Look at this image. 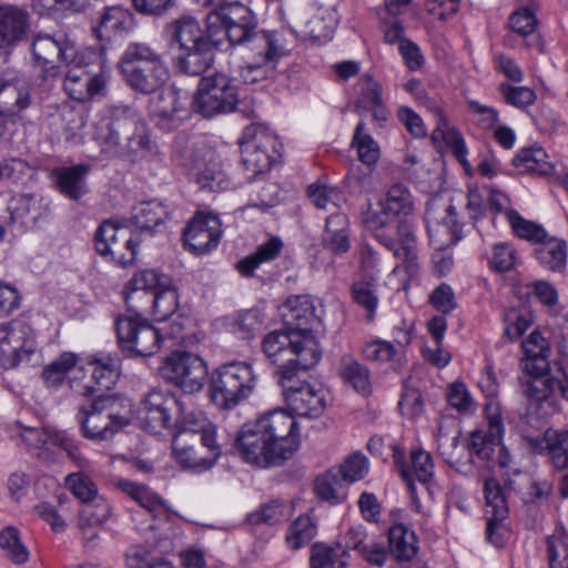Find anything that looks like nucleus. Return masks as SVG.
Segmentation results:
<instances>
[{"mask_svg":"<svg viewBox=\"0 0 568 568\" xmlns=\"http://www.w3.org/2000/svg\"><path fill=\"white\" fill-rule=\"evenodd\" d=\"M235 446L242 458L261 468L283 465L301 446L300 426L286 409L263 414L237 433Z\"/></svg>","mask_w":568,"mask_h":568,"instance_id":"f257e3e1","label":"nucleus"},{"mask_svg":"<svg viewBox=\"0 0 568 568\" xmlns=\"http://www.w3.org/2000/svg\"><path fill=\"white\" fill-rule=\"evenodd\" d=\"M95 141L111 155L140 161L156 154L151 131L136 110L129 105H112L95 126Z\"/></svg>","mask_w":568,"mask_h":568,"instance_id":"f03ea898","label":"nucleus"},{"mask_svg":"<svg viewBox=\"0 0 568 568\" xmlns=\"http://www.w3.org/2000/svg\"><path fill=\"white\" fill-rule=\"evenodd\" d=\"M266 357L278 366V381L283 371L294 368V374L315 366L322 357L318 343L313 335L302 332L283 329L267 333L262 342Z\"/></svg>","mask_w":568,"mask_h":568,"instance_id":"7ed1b4c3","label":"nucleus"},{"mask_svg":"<svg viewBox=\"0 0 568 568\" xmlns=\"http://www.w3.org/2000/svg\"><path fill=\"white\" fill-rule=\"evenodd\" d=\"M119 67L126 84L143 94L158 91L169 79V70L162 55L145 43H130Z\"/></svg>","mask_w":568,"mask_h":568,"instance_id":"20e7f679","label":"nucleus"},{"mask_svg":"<svg viewBox=\"0 0 568 568\" xmlns=\"http://www.w3.org/2000/svg\"><path fill=\"white\" fill-rule=\"evenodd\" d=\"M257 376L248 362H230L220 366L210 384L212 400L222 408H233L254 390Z\"/></svg>","mask_w":568,"mask_h":568,"instance_id":"39448f33","label":"nucleus"},{"mask_svg":"<svg viewBox=\"0 0 568 568\" xmlns=\"http://www.w3.org/2000/svg\"><path fill=\"white\" fill-rule=\"evenodd\" d=\"M210 30L222 44L240 45L258 27L256 14L239 1H224L216 4L205 18Z\"/></svg>","mask_w":568,"mask_h":568,"instance_id":"423d86ee","label":"nucleus"},{"mask_svg":"<svg viewBox=\"0 0 568 568\" xmlns=\"http://www.w3.org/2000/svg\"><path fill=\"white\" fill-rule=\"evenodd\" d=\"M281 149L276 134L266 125L252 123L246 126L240 140V150L247 179L268 172L281 155Z\"/></svg>","mask_w":568,"mask_h":568,"instance_id":"0eeeda50","label":"nucleus"},{"mask_svg":"<svg viewBox=\"0 0 568 568\" xmlns=\"http://www.w3.org/2000/svg\"><path fill=\"white\" fill-rule=\"evenodd\" d=\"M121 315L115 321L118 345L124 356L148 357L156 354L162 346V332L140 314Z\"/></svg>","mask_w":568,"mask_h":568,"instance_id":"6e6552de","label":"nucleus"},{"mask_svg":"<svg viewBox=\"0 0 568 568\" xmlns=\"http://www.w3.org/2000/svg\"><path fill=\"white\" fill-rule=\"evenodd\" d=\"M383 205L398 220L396 230L403 248L396 250L395 255L403 260L407 273L414 275L418 264L415 230L410 219L414 211L412 194L406 186L395 184L388 190Z\"/></svg>","mask_w":568,"mask_h":568,"instance_id":"1a4fd4ad","label":"nucleus"},{"mask_svg":"<svg viewBox=\"0 0 568 568\" xmlns=\"http://www.w3.org/2000/svg\"><path fill=\"white\" fill-rule=\"evenodd\" d=\"M240 105L237 87L223 73H214L200 80L193 98V108L205 118L230 113Z\"/></svg>","mask_w":568,"mask_h":568,"instance_id":"9d476101","label":"nucleus"},{"mask_svg":"<svg viewBox=\"0 0 568 568\" xmlns=\"http://www.w3.org/2000/svg\"><path fill=\"white\" fill-rule=\"evenodd\" d=\"M31 52L34 63L42 70L44 78H55L61 65L77 62V47L65 33H38L33 37Z\"/></svg>","mask_w":568,"mask_h":568,"instance_id":"9b49d317","label":"nucleus"},{"mask_svg":"<svg viewBox=\"0 0 568 568\" xmlns=\"http://www.w3.org/2000/svg\"><path fill=\"white\" fill-rule=\"evenodd\" d=\"M240 47L244 50L245 60L251 61V70H257L261 77L266 75L268 68L273 69L291 51L283 31L258 27Z\"/></svg>","mask_w":568,"mask_h":568,"instance_id":"f8f14e48","label":"nucleus"},{"mask_svg":"<svg viewBox=\"0 0 568 568\" xmlns=\"http://www.w3.org/2000/svg\"><path fill=\"white\" fill-rule=\"evenodd\" d=\"M161 376L183 392H200L207 377L205 362L195 354L174 351L160 367Z\"/></svg>","mask_w":568,"mask_h":568,"instance_id":"ddd939ff","label":"nucleus"},{"mask_svg":"<svg viewBox=\"0 0 568 568\" xmlns=\"http://www.w3.org/2000/svg\"><path fill=\"white\" fill-rule=\"evenodd\" d=\"M37 351L33 328L23 321L0 324V365L4 369L28 362Z\"/></svg>","mask_w":568,"mask_h":568,"instance_id":"4468645a","label":"nucleus"},{"mask_svg":"<svg viewBox=\"0 0 568 568\" xmlns=\"http://www.w3.org/2000/svg\"><path fill=\"white\" fill-rule=\"evenodd\" d=\"M294 368H285L282 373L280 385L283 388L285 402L290 413L301 417L317 418L326 409V396L322 387L310 383L294 385Z\"/></svg>","mask_w":568,"mask_h":568,"instance_id":"2eb2a0df","label":"nucleus"},{"mask_svg":"<svg viewBox=\"0 0 568 568\" xmlns=\"http://www.w3.org/2000/svg\"><path fill=\"white\" fill-rule=\"evenodd\" d=\"M65 67L68 71L63 79V90L71 99L87 102L104 94L109 80L105 71L100 69L94 72L78 53L77 62Z\"/></svg>","mask_w":568,"mask_h":568,"instance_id":"dca6fc26","label":"nucleus"},{"mask_svg":"<svg viewBox=\"0 0 568 568\" xmlns=\"http://www.w3.org/2000/svg\"><path fill=\"white\" fill-rule=\"evenodd\" d=\"M181 400L169 390L156 388L150 390L140 408L142 427L153 434L173 427L175 415L182 409Z\"/></svg>","mask_w":568,"mask_h":568,"instance_id":"f3484780","label":"nucleus"},{"mask_svg":"<svg viewBox=\"0 0 568 568\" xmlns=\"http://www.w3.org/2000/svg\"><path fill=\"white\" fill-rule=\"evenodd\" d=\"M486 498V539L499 547L504 544V531L507 530L506 519L509 514L504 490L495 478H488L484 483Z\"/></svg>","mask_w":568,"mask_h":568,"instance_id":"a211bd4d","label":"nucleus"},{"mask_svg":"<svg viewBox=\"0 0 568 568\" xmlns=\"http://www.w3.org/2000/svg\"><path fill=\"white\" fill-rule=\"evenodd\" d=\"M187 102L185 92L168 87L151 100V112L161 128L173 130L189 116Z\"/></svg>","mask_w":568,"mask_h":568,"instance_id":"6ab92c4d","label":"nucleus"},{"mask_svg":"<svg viewBox=\"0 0 568 568\" xmlns=\"http://www.w3.org/2000/svg\"><path fill=\"white\" fill-rule=\"evenodd\" d=\"M221 221L213 214H196L183 233L185 246L196 255L209 253L221 240Z\"/></svg>","mask_w":568,"mask_h":568,"instance_id":"aec40b11","label":"nucleus"},{"mask_svg":"<svg viewBox=\"0 0 568 568\" xmlns=\"http://www.w3.org/2000/svg\"><path fill=\"white\" fill-rule=\"evenodd\" d=\"M182 409L176 413L173 426L179 429L178 434H185L186 438L194 437L195 442H200L202 447H213L216 443V427L207 419L202 410L187 402L181 400Z\"/></svg>","mask_w":568,"mask_h":568,"instance_id":"412c9836","label":"nucleus"},{"mask_svg":"<svg viewBox=\"0 0 568 568\" xmlns=\"http://www.w3.org/2000/svg\"><path fill=\"white\" fill-rule=\"evenodd\" d=\"M172 452L176 462L183 468L195 470H206L212 468L221 456V447L213 444V447L195 448L191 444V438H186L185 434H176L172 442Z\"/></svg>","mask_w":568,"mask_h":568,"instance_id":"4be33fe9","label":"nucleus"},{"mask_svg":"<svg viewBox=\"0 0 568 568\" xmlns=\"http://www.w3.org/2000/svg\"><path fill=\"white\" fill-rule=\"evenodd\" d=\"M528 447L537 454H547L555 468H568V430L548 428L542 436H525Z\"/></svg>","mask_w":568,"mask_h":568,"instance_id":"5701e85b","label":"nucleus"},{"mask_svg":"<svg viewBox=\"0 0 568 568\" xmlns=\"http://www.w3.org/2000/svg\"><path fill=\"white\" fill-rule=\"evenodd\" d=\"M284 318L292 331L312 335L311 332L322 324L321 314L311 296H292L285 305Z\"/></svg>","mask_w":568,"mask_h":568,"instance_id":"b1692460","label":"nucleus"},{"mask_svg":"<svg viewBox=\"0 0 568 568\" xmlns=\"http://www.w3.org/2000/svg\"><path fill=\"white\" fill-rule=\"evenodd\" d=\"M30 31L28 12L19 7L0 4V50L27 39Z\"/></svg>","mask_w":568,"mask_h":568,"instance_id":"393cba45","label":"nucleus"},{"mask_svg":"<svg viewBox=\"0 0 568 568\" xmlns=\"http://www.w3.org/2000/svg\"><path fill=\"white\" fill-rule=\"evenodd\" d=\"M394 462L399 468L400 475L409 485L413 484L415 477L422 484H428L434 477V463L429 453L423 449L413 450L410 454V464L404 458V452L397 446L393 447Z\"/></svg>","mask_w":568,"mask_h":568,"instance_id":"a878e982","label":"nucleus"},{"mask_svg":"<svg viewBox=\"0 0 568 568\" xmlns=\"http://www.w3.org/2000/svg\"><path fill=\"white\" fill-rule=\"evenodd\" d=\"M134 27L133 13L122 7H109L100 16L93 32L99 40H111L113 37L122 36Z\"/></svg>","mask_w":568,"mask_h":568,"instance_id":"bb28decb","label":"nucleus"},{"mask_svg":"<svg viewBox=\"0 0 568 568\" xmlns=\"http://www.w3.org/2000/svg\"><path fill=\"white\" fill-rule=\"evenodd\" d=\"M521 385L530 408L535 406L540 417H546L556 410L551 398L554 394L551 377H527L521 382Z\"/></svg>","mask_w":568,"mask_h":568,"instance_id":"cd10ccee","label":"nucleus"},{"mask_svg":"<svg viewBox=\"0 0 568 568\" xmlns=\"http://www.w3.org/2000/svg\"><path fill=\"white\" fill-rule=\"evenodd\" d=\"M168 276L158 270H143L136 273L129 282L131 292L125 293V303L130 311H138L134 301L145 300L155 290H161L169 284Z\"/></svg>","mask_w":568,"mask_h":568,"instance_id":"c85d7f7f","label":"nucleus"},{"mask_svg":"<svg viewBox=\"0 0 568 568\" xmlns=\"http://www.w3.org/2000/svg\"><path fill=\"white\" fill-rule=\"evenodd\" d=\"M322 243L326 250L335 255H341L349 251V221L345 214L335 213L326 219Z\"/></svg>","mask_w":568,"mask_h":568,"instance_id":"c756f323","label":"nucleus"},{"mask_svg":"<svg viewBox=\"0 0 568 568\" xmlns=\"http://www.w3.org/2000/svg\"><path fill=\"white\" fill-rule=\"evenodd\" d=\"M173 39L179 43L181 50L204 43H219V40L210 30V23L206 21L205 29L203 30L195 19L184 17L176 20L173 23Z\"/></svg>","mask_w":568,"mask_h":568,"instance_id":"7c9ffc66","label":"nucleus"},{"mask_svg":"<svg viewBox=\"0 0 568 568\" xmlns=\"http://www.w3.org/2000/svg\"><path fill=\"white\" fill-rule=\"evenodd\" d=\"M89 164L60 168L53 171L59 191L71 200H79L88 193L85 176L90 172Z\"/></svg>","mask_w":568,"mask_h":568,"instance_id":"2f4dec72","label":"nucleus"},{"mask_svg":"<svg viewBox=\"0 0 568 568\" xmlns=\"http://www.w3.org/2000/svg\"><path fill=\"white\" fill-rule=\"evenodd\" d=\"M130 242L129 229L113 221H104L95 232V248L101 255H110L112 258H124L120 244Z\"/></svg>","mask_w":568,"mask_h":568,"instance_id":"473e14b6","label":"nucleus"},{"mask_svg":"<svg viewBox=\"0 0 568 568\" xmlns=\"http://www.w3.org/2000/svg\"><path fill=\"white\" fill-rule=\"evenodd\" d=\"M220 45V43H204L182 50L178 58L179 70L189 75H201L213 65L214 51Z\"/></svg>","mask_w":568,"mask_h":568,"instance_id":"72a5a7b5","label":"nucleus"},{"mask_svg":"<svg viewBox=\"0 0 568 568\" xmlns=\"http://www.w3.org/2000/svg\"><path fill=\"white\" fill-rule=\"evenodd\" d=\"M30 104V89L26 82L0 78V115H17Z\"/></svg>","mask_w":568,"mask_h":568,"instance_id":"f704fd0d","label":"nucleus"},{"mask_svg":"<svg viewBox=\"0 0 568 568\" xmlns=\"http://www.w3.org/2000/svg\"><path fill=\"white\" fill-rule=\"evenodd\" d=\"M567 243L556 236L544 237L535 247V257L548 271L561 272L567 264Z\"/></svg>","mask_w":568,"mask_h":568,"instance_id":"c9c22d12","label":"nucleus"},{"mask_svg":"<svg viewBox=\"0 0 568 568\" xmlns=\"http://www.w3.org/2000/svg\"><path fill=\"white\" fill-rule=\"evenodd\" d=\"M168 217L166 207L156 200L145 201L132 209L131 221L142 232L153 234L164 225Z\"/></svg>","mask_w":568,"mask_h":568,"instance_id":"e433bc0d","label":"nucleus"},{"mask_svg":"<svg viewBox=\"0 0 568 568\" xmlns=\"http://www.w3.org/2000/svg\"><path fill=\"white\" fill-rule=\"evenodd\" d=\"M338 373L344 384L351 386L355 392L364 396L371 394V372L367 366L352 355L342 356Z\"/></svg>","mask_w":568,"mask_h":568,"instance_id":"4c0bfd02","label":"nucleus"},{"mask_svg":"<svg viewBox=\"0 0 568 568\" xmlns=\"http://www.w3.org/2000/svg\"><path fill=\"white\" fill-rule=\"evenodd\" d=\"M84 368L95 394L110 390L116 383L119 373L118 361L114 358H95L90 361Z\"/></svg>","mask_w":568,"mask_h":568,"instance_id":"58836bf2","label":"nucleus"},{"mask_svg":"<svg viewBox=\"0 0 568 568\" xmlns=\"http://www.w3.org/2000/svg\"><path fill=\"white\" fill-rule=\"evenodd\" d=\"M388 544L389 552L399 561L412 560L418 550L415 532L403 524L389 528Z\"/></svg>","mask_w":568,"mask_h":568,"instance_id":"ea45409f","label":"nucleus"},{"mask_svg":"<svg viewBox=\"0 0 568 568\" xmlns=\"http://www.w3.org/2000/svg\"><path fill=\"white\" fill-rule=\"evenodd\" d=\"M347 550L343 548V544L335 542L327 545L316 542L311 548L310 567L311 568H346L348 566Z\"/></svg>","mask_w":568,"mask_h":568,"instance_id":"a19ab883","label":"nucleus"},{"mask_svg":"<svg viewBox=\"0 0 568 568\" xmlns=\"http://www.w3.org/2000/svg\"><path fill=\"white\" fill-rule=\"evenodd\" d=\"M78 418L84 437L89 439H108L120 428L115 423L106 419V416L97 414L84 406L81 407Z\"/></svg>","mask_w":568,"mask_h":568,"instance_id":"79ce46f5","label":"nucleus"},{"mask_svg":"<svg viewBox=\"0 0 568 568\" xmlns=\"http://www.w3.org/2000/svg\"><path fill=\"white\" fill-rule=\"evenodd\" d=\"M282 248V240L280 237H271L267 242L261 244L253 254L240 260L236 264V270L243 276L250 277L261 264L275 260Z\"/></svg>","mask_w":568,"mask_h":568,"instance_id":"37998d69","label":"nucleus"},{"mask_svg":"<svg viewBox=\"0 0 568 568\" xmlns=\"http://www.w3.org/2000/svg\"><path fill=\"white\" fill-rule=\"evenodd\" d=\"M341 471L331 468L323 475L316 477L314 481V490L316 496L331 504H341L345 500L346 494L344 491V484Z\"/></svg>","mask_w":568,"mask_h":568,"instance_id":"c03bdc74","label":"nucleus"},{"mask_svg":"<svg viewBox=\"0 0 568 568\" xmlns=\"http://www.w3.org/2000/svg\"><path fill=\"white\" fill-rule=\"evenodd\" d=\"M351 146L357 151L358 160L365 166L372 168L378 162L381 156L379 145L367 132L364 121L356 125Z\"/></svg>","mask_w":568,"mask_h":568,"instance_id":"a18cd8bd","label":"nucleus"},{"mask_svg":"<svg viewBox=\"0 0 568 568\" xmlns=\"http://www.w3.org/2000/svg\"><path fill=\"white\" fill-rule=\"evenodd\" d=\"M78 363V355L71 352H64L53 362L44 366L42 379L47 387L57 388L62 384L65 375L72 371Z\"/></svg>","mask_w":568,"mask_h":568,"instance_id":"49530a36","label":"nucleus"},{"mask_svg":"<svg viewBox=\"0 0 568 568\" xmlns=\"http://www.w3.org/2000/svg\"><path fill=\"white\" fill-rule=\"evenodd\" d=\"M152 304L153 315L156 321L165 322L173 316L179 306V294L174 287L165 286L146 298Z\"/></svg>","mask_w":568,"mask_h":568,"instance_id":"de8ad7c7","label":"nucleus"},{"mask_svg":"<svg viewBox=\"0 0 568 568\" xmlns=\"http://www.w3.org/2000/svg\"><path fill=\"white\" fill-rule=\"evenodd\" d=\"M546 159L547 153L541 148L524 149L515 158V164L530 173L550 175L554 173L555 166Z\"/></svg>","mask_w":568,"mask_h":568,"instance_id":"09e8293b","label":"nucleus"},{"mask_svg":"<svg viewBox=\"0 0 568 568\" xmlns=\"http://www.w3.org/2000/svg\"><path fill=\"white\" fill-rule=\"evenodd\" d=\"M317 532V527L310 516L297 517L288 527L286 544L288 548L298 550L311 542Z\"/></svg>","mask_w":568,"mask_h":568,"instance_id":"8fccbe9b","label":"nucleus"},{"mask_svg":"<svg viewBox=\"0 0 568 568\" xmlns=\"http://www.w3.org/2000/svg\"><path fill=\"white\" fill-rule=\"evenodd\" d=\"M362 354L365 359L377 363L392 362L393 366L402 363V352L396 346L384 339H375L364 345Z\"/></svg>","mask_w":568,"mask_h":568,"instance_id":"3c124183","label":"nucleus"},{"mask_svg":"<svg viewBox=\"0 0 568 568\" xmlns=\"http://www.w3.org/2000/svg\"><path fill=\"white\" fill-rule=\"evenodd\" d=\"M507 220L514 233L535 245H537L544 237H547V232L542 225L532 221L524 219L517 211H506Z\"/></svg>","mask_w":568,"mask_h":568,"instance_id":"603ef678","label":"nucleus"},{"mask_svg":"<svg viewBox=\"0 0 568 568\" xmlns=\"http://www.w3.org/2000/svg\"><path fill=\"white\" fill-rule=\"evenodd\" d=\"M0 547L14 564H24L29 558V551L21 542L18 529L12 526L1 530Z\"/></svg>","mask_w":568,"mask_h":568,"instance_id":"864d4df0","label":"nucleus"},{"mask_svg":"<svg viewBox=\"0 0 568 568\" xmlns=\"http://www.w3.org/2000/svg\"><path fill=\"white\" fill-rule=\"evenodd\" d=\"M116 487L150 511L163 507L161 498L143 485L121 479L118 481Z\"/></svg>","mask_w":568,"mask_h":568,"instance_id":"5fc2aeb1","label":"nucleus"},{"mask_svg":"<svg viewBox=\"0 0 568 568\" xmlns=\"http://www.w3.org/2000/svg\"><path fill=\"white\" fill-rule=\"evenodd\" d=\"M549 568H568V535L556 530L547 538Z\"/></svg>","mask_w":568,"mask_h":568,"instance_id":"6e6d98bb","label":"nucleus"},{"mask_svg":"<svg viewBox=\"0 0 568 568\" xmlns=\"http://www.w3.org/2000/svg\"><path fill=\"white\" fill-rule=\"evenodd\" d=\"M65 486L83 505L100 495L95 483L81 471L69 474Z\"/></svg>","mask_w":568,"mask_h":568,"instance_id":"4d7b16f0","label":"nucleus"},{"mask_svg":"<svg viewBox=\"0 0 568 568\" xmlns=\"http://www.w3.org/2000/svg\"><path fill=\"white\" fill-rule=\"evenodd\" d=\"M337 470L347 484H353L365 478L369 470V463L365 455L355 452L346 457Z\"/></svg>","mask_w":568,"mask_h":568,"instance_id":"13d9d810","label":"nucleus"},{"mask_svg":"<svg viewBox=\"0 0 568 568\" xmlns=\"http://www.w3.org/2000/svg\"><path fill=\"white\" fill-rule=\"evenodd\" d=\"M352 295L354 301L367 311V318L373 320L378 304L376 286L372 281H359L353 284Z\"/></svg>","mask_w":568,"mask_h":568,"instance_id":"bf43d9fd","label":"nucleus"},{"mask_svg":"<svg viewBox=\"0 0 568 568\" xmlns=\"http://www.w3.org/2000/svg\"><path fill=\"white\" fill-rule=\"evenodd\" d=\"M517 261V253L508 243H496L493 246L488 263L491 270L497 273L511 271Z\"/></svg>","mask_w":568,"mask_h":568,"instance_id":"052dcab7","label":"nucleus"},{"mask_svg":"<svg viewBox=\"0 0 568 568\" xmlns=\"http://www.w3.org/2000/svg\"><path fill=\"white\" fill-rule=\"evenodd\" d=\"M118 405V399L112 394H100L98 393L94 395V399L91 403L88 409L106 416V419L112 420L115 423L116 427H123L128 425L129 419L126 417L120 416L115 414L114 408Z\"/></svg>","mask_w":568,"mask_h":568,"instance_id":"680f3d73","label":"nucleus"},{"mask_svg":"<svg viewBox=\"0 0 568 568\" xmlns=\"http://www.w3.org/2000/svg\"><path fill=\"white\" fill-rule=\"evenodd\" d=\"M499 92L507 104L519 109L531 105L536 100L535 91L528 87H514L508 83H501Z\"/></svg>","mask_w":568,"mask_h":568,"instance_id":"e2e57ef3","label":"nucleus"},{"mask_svg":"<svg viewBox=\"0 0 568 568\" xmlns=\"http://www.w3.org/2000/svg\"><path fill=\"white\" fill-rule=\"evenodd\" d=\"M358 99L357 106L369 108L381 101L382 99V87L375 81L372 75L364 74L358 81Z\"/></svg>","mask_w":568,"mask_h":568,"instance_id":"0e129e2a","label":"nucleus"},{"mask_svg":"<svg viewBox=\"0 0 568 568\" xmlns=\"http://www.w3.org/2000/svg\"><path fill=\"white\" fill-rule=\"evenodd\" d=\"M111 513L112 507L109 501L102 495H99L83 505L80 515L93 524L103 525L109 520Z\"/></svg>","mask_w":568,"mask_h":568,"instance_id":"69168bd1","label":"nucleus"},{"mask_svg":"<svg viewBox=\"0 0 568 568\" xmlns=\"http://www.w3.org/2000/svg\"><path fill=\"white\" fill-rule=\"evenodd\" d=\"M500 444L501 439H495L481 430H474L470 434V447L483 460H490L495 455L496 447Z\"/></svg>","mask_w":568,"mask_h":568,"instance_id":"338daca9","label":"nucleus"},{"mask_svg":"<svg viewBox=\"0 0 568 568\" xmlns=\"http://www.w3.org/2000/svg\"><path fill=\"white\" fill-rule=\"evenodd\" d=\"M262 320L255 310L244 311L239 314L233 324V329L242 338H252L254 334L261 328Z\"/></svg>","mask_w":568,"mask_h":568,"instance_id":"774afa93","label":"nucleus"}]
</instances>
